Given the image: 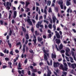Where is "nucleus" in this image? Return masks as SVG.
Wrapping results in <instances>:
<instances>
[{
  "label": "nucleus",
  "instance_id": "obj_11",
  "mask_svg": "<svg viewBox=\"0 0 76 76\" xmlns=\"http://www.w3.org/2000/svg\"><path fill=\"white\" fill-rule=\"evenodd\" d=\"M47 63L48 66H50V65H51V66L52 64H53V61H52V60H51L50 61V63H49V62H48V61H47Z\"/></svg>",
  "mask_w": 76,
  "mask_h": 76
},
{
  "label": "nucleus",
  "instance_id": "obj_49",
  "mask_svg": "<svg viewBox=\"0 0 76 76\" xmlns=\"http://www.w3.org/2000/svg\"><path fill=\"white\" fill-rule=\"evenodd\" d=\"M60 67L61 69H63V68L64 67V66L62 64H61L60 65Z\"/></svg>",
  "mask_w": 76,
  "mask_h": 76
},
{
  "label": "nucleus",
  "instance_id": "obj_14",
  "mask_svg": "<svg viewBox=\"0 0 76 76\" xmlns=\"http://www.w3.org/2000/svg\"><path fill=\"white\" fill-rule=\"evenodd\" d=\"M48 71V72L47 76H51L50 75L51 74V70H49Z\"/></svg>",
  "mask_w": 76,
  "mask_h": 76
},
{
  "label": "nucleus",
  "instance_id": "obj_55",
  "mask_svg": "<svg viewBox=\"0 0 76 76\" xmlns=\"http://www.w3.org/2000/svg\"><path fill=\"white\" fill-rule=\"evenodd\" d=\"M49 4V6H50V4H51V1H49L48 3V4Z\"/></svg>",
  "mask_w": 76,
  "mask_h": 76
},
{
  "label": "nucleus",
  "instance_id": "obj_9",
  "mask_svg": "<svg viewBox=\"0 0 76 76\" xmlns=\"http://www.w3.org/2000/svg\"><path fill=\"white\" fill-rule=\"evenodd\" d=\"M51 58H54L56 59V54H54L53 53L51 54Z\"/></svg>",
  "mask_w": 76,
  "mask_h": 76
},
{
  "label": "nucleus",
  "instance_id": "obj_43",
  "mask_svg": "<svg viewBox=\"0 0 76 76\" xmlns=\"http://www.w3.org/2000/svg\"><path fill=\"white\" fill-rule=\"evenodd\" d=\"M0 23L1 25H3V21L1 20H0Z\"/></svg>",
  "mask_w": 76,
  "mask_h": 76
},
{
  "label": "nucleus",
  "instance_id": "obj_59",
  "mask_svg": "<svg viewBox=\"0 0 76 76\" xmlns=\"http://www.w3.org/2000/svg\"><path fill=\"white\" fill-rule=\"evenodd\" d=\"M48 32L49 34H51V31L50 30H48Z\"/></svg>",
  "mask_w": 76,
  "mask_h": 76
},
{
  "label": "nucleus",
  "instance_id": "obj_2",
  "mask_svg": "<svg viewBox=\"0 0 76 76\" xmlns=\"http://www.w3.org/2000/svg\"><path fill=\"white\" fill-rule=\"evenodd\" d=\"M55 33H56V37L58 39H59V38H60V37H61V36H60V35L59 34V33L58 32H57V31H55Z\"/></svg>",
  "mask_w": 76,
  "mask_h": 76
},
{
  "label": "nucleus",
  "instance_id": "obj_31",
  "mask_svg": "<svg viewBox=\"0 0 76 76\" xmlns=\"http://www.w3.org/2000/svg\"><path fill=\"white\" fill-rule=\"evenodd\" d=\"M35 35L36 36H37V35L38 36L39 35V33H37V31H35Z\"/></svg>",
  "mask_w": 76,
  "mask_h": 76
},
{
  "label": "nucleus",
  "instance_id": "obj_15",
  "mask_svg": "<svg viewBox=\"0 0 76 76\" xmlns=\"http://www.w3.org/2000/svg\"><path fill=\"white\" fill-rule=\"evenodd\" d=\"M58 4H59V5H62L63 4V2L62 0L59 1H58Z\"/></svg>",
  "mask_w": 76,
  "mask_h": 76
},
{
  "label": "nucleus",
  "instance_id": "obj_62",
  "mask_svg": "<svg viewBox=\"0 0 76 76\" xmlns=\"http://www.w3.org/2000/svg\"><path fill=\"white\" fill-rule=\"evenodd\" d=\"M28 75H31V71H28Z\"/></svg>",
  "mask_w": 76,
  "mask_h": 76
},
{
  "label": "nucleus",
  "instance_id": "obj_40",
  "mask_svg": "<svg viewBox=\"0 0 76 76\" xmlns=\"http://www.w3.org/2000/svg\"><path fill=\"white\" fill-rule=\"evenodd\" d=\"M49 13H51L52 11L51 10V8H49L48 10Z\"/></svg>",
  "mask_w": 76,
  "mask_h": 76
},
{
  "label": "nucleus",
  "instance_id": "obj_54",
  "mask_svg": "<svg viewBox=\"0 0 76 76\" xmlns=\"http://www.w3.org/2000/svg\"><path fill=\"white\" fill-rule=\"evenodd\" d=\"M13 64L14 66H17V65H18V62L14 63H13Z\"/></svg>",
  "mask_w": 76,
  "mask_h": 76
},
{
  "label": "nucleus",
  "instance_id": "obj_51",
  "mask_svg": "<svg viewBox=\"0 0 76 76\" xmlns=\"http://www.w3.org/2000/svg\"><path fill=\"white\" fill-rule=\"evenodd\" d=\"M63 73L64 74L65 76H66V75H67V72H63Z\"/></svg>",
  "mask_w": 76,
  "mask_h": 76
},
{
  "label": "nucleus",
  "instance_id": "obj_34",
  "mask_svg": "<svg viewBox=\"0 0 76 76\" xmlns=\"http://www.w3.org/2000/svg\"><path fill=\"white\" fill-rule=\"evenodd\" d=\"M20 44H21V42H18V43L16 44V46H18L17 45H20Z\"/></svg>",
  "mask_w": 76,
  "mask_h": 76
},
{
  "label": "nucleus",
  "instance_id": "obj_33",
  "mask_svg": "<svg viewBox=\"0 0 76 76\" xmlns=\"http://www.w3.org/2000/svg\"><path fill=\"white\" fill-rule=\"evenodd\" d=\"M26 9L27 10H26V12L27 13V12H28L29 11H30V10L29 9V8H26Z\"/></svg>",
  "mask_w": 76,
  "mask_h": 76
},
{
  "label": "nucleus",
  "instance_id": "obj_52",
  "mask_svg": "<svg viewBox=\"0 0 76 76\" xmlns=\"http://www.w3.org/2000/svg\"><path fill=\"white\" fill-rule=\"evenodd\" d=\"M38 15H36V19L37 20H38Z\"/></svg>",
  "mask_w": 76,
  "mask_h": 76
},
{
  "label": "nucleus",
  "instance_id": "obj_21",
  "mask_svg": "<svg viewBox=\"0 0 76 76\" xmlns=\"http://www.w3.org/2000/svg\"><path fill=\"white\" fill-rule=\"evenodd\" d=\"M10 13H9V19H10V18L11 17V15L12 14V10H10Z\"/></svg>",
  "mask_w": 76,
  "mask_h": 76
},
{
  "label": "nucleus",
  "instance_id": "obj_35",
  "mask_svg": "<svg viewBox=\"0 0 76 76\" xmlns=\"http://www.w3.org/2000/svg\"><path fill=\"white\" fill-rule=\"evenodd\" d=\"M4 56V54L3 53L1 52L0 53V56L1 57H3Z\"/></svg>",
  "mask_w": 76,
  "mask_h": 76
},
{
  "label": "nucleus",
  "instance_id": "obj_39",
  "mask_svg": "<svg viewBox=\"0 0 76 76\" xmlns=\"http://www.w3.org/2000/svg\"><path fill=\"white\" fill-rule=\"evenodd\" d=\"M65 58L66 59V60L67 61H70V60L69 59V58H68L67 56H65Z\"/></svg>",
  "mask_w": 76,
  "mask_h": 76
},
{
  "label": "nucleus",
  "instance_id": "obj_36",
  "mask_svg": "<svg viewBox=\"0 0 76 76\" xmlns=\"http://www.w3.org/2000/svg\"><path fill=\"white\" fill-rule=\"evenodd\" d=\"M42 22H43L42 20H41L40 22H38V24L39 25H41V23H42Z\"/></svg>",
  "mask_w": 76,
  "mask_h": 76
},
{
  "label": "nucleus",
  "instance_id": "obj_38",
  "mask_svg": "<svg viewBox=\"0 0 76 76\" xmlns=\"http://www.w3.org/2000/svg\"><path fill=\"white\" fill-rule=\"evenodd\" d=\"M66 53H69V51H70V49H66Z\"/></svg>",
  "mask_w": 76,
  "mask_h": 76
},
{
  "label": "nucleus",
  "instance_id": "obj_64",
  "mask_svg": "<svg viewBox=\"0 0 76 76\" xmlns=\"http://www.w3.org/2000/svg\"><path fill=\"white\" fill-rule=\"evenodd\" d=\"M73 1L74 3L75 4H76V0H73Z\"/></svg>",
  "mask_w": 76,
  "mask_h": 76
},
{
  "label": "nucleus",
  "instance_id": "obj_47",
  "mask_svg": "<svg viewBox=\"0 0 76 76\" xmlns=\"http://www.w3.org/2000/svg\"><path fill=\"white\" fill-rule=\"evenodd\" d=\"M31 31L32 32H33L34 31V27H32Z\"/></svg>",
  "mask_w": 76,
  "mask_h": 76
},
{
  "label": "nucleus",
  "instance_id": "obj_29",
  "mask_svg": "<svg viewBox=\"0 0 76 76\" xmlns=\"http://www.w3.org/2000/svg\"><path fill=\"white\" fill-rule=\"evenodd\" d=\"M71 59H70V61L71 63H73L74 61H73V59L72 57H69Z\"/></svg>",
  "mask_w": 76,
  "mask_h": 76
},
{
  "label": "nucleus",
  "instance_id": "obj_7",
  "mask_svg": "<svg viewBox=\"0 0 76 76\" xmlns=\"http://www.w3.org/2000/svg\"><path fill=\"white\" fill-rule=\"evenodd\" d=\"M53 23H56V20H57V18L55 16H54L52 17Z\"/></svg>",
  "mask_w": 76,
  "mask_h": 76
},
{
  "label": "nucleus",
  "instance_id": "obj_26",
  "mask_svg": "<svg viewBox=\"0 0 76 76\" xmlns=\"http://www.w3.org/2000/svg\"><path fill=\"white\" fill-rule=\"evenodd\" d=\"M44 59L46 61H47V60H48V58H47V55H45V54H44Z\"/></svg>",
  "mask_w": 76,
  "mask_h": 76
},
{
  "label": "nucleus",
  "instance_id": "obj_32",
  "mask_svg": "<svg viewBox=\"0 0 76 76\" xmlns=\"http://www.w3.org/2000/svg\"><path fill=\"white\" fill-rule=\"evenodd\" d=\"M62 48H63V45L61 44L59 46V50H61Z\"/></svg>",
  "mask_w": 76,
  "mask_h": 76
},
{
  "label": "nucleus",
  "instance_id": "obj_60",
  "mask_svg": "<svg viewBox=\"0 0 76 76\" xmlns=\"http://www.w3.org/2000/svg\"><path fill=\"white\" fill-rule=\"evenodd\" d=\"M39 27L42 28H43V27H44V26L42 25H39Z\"/></svg>",
  "mask_w": 76,
  "mask_h": 76
},
{
  "label": "nucleus",
  "instance_id": "obj_53",
  "mask_svg": "<svg viewBox=\"0 0 76 76\" xmlns=\"http://www.w3.org/2000/svg\"><path fill=\"white\" fill-rule=\"evenodd\" d=\"M23 53H25V48H23Z\"/></svg>",
  "mask_w": 76,
  "mask_h": 76
},
{
  "label": "nucleus",
  "instance_id": "obj_12",
  "mask_svg": "<svg viewBox=\"0 0 76 76\" xmlns=\"http://www.w3.org/2000/svg\"><path fill=\"white\" fill-rule=\"evenodd\" d=\"M37 40L39 42H41L42 41V38L41 37L40 38L39 37H37Z\"/></svg>",
  "mask_w": 76,
  "mask_h": 76
},
{
  "label": "nucleus",
  "instance_id": "obj_37",
  "mask_svg": "<svg viewBox=\"0 0 76 76\" xmlns=\"http://www.w3.org/2000/svg\"><path fill=\"white\" fill-rule=\"evenodd\" d=\"M39 25L38 23L36 25V27L37 28H39Z\"/></svg>",
  "mask_w": 76,
  "mask_h": 76
},
{
  "label": "nucleus",
  "instance_id": "obj_42",
  "mask_svg": "<svg viewBox=\"0 0 76 76\" xmlns=\"http://www.w3.org/2000/svg\"><path fill=\"white\" fill-rule=\"evenodd\" d=\"M49 28L50 29H51V28H52V25L50 24L49 25Z\"/></svg>",
  "mask_w": 76,
  "mask_h": 76
},
{
  "label": "nucleus",
  "instance_id": "obj_46",
  "mask_svg": "<svg viewBox=\"0 0 76 76\" xmlns=\"http://www.w3.org/2000/svg\"><path fill=\"white\" fill-rule=\"evenodd\" d=\"M72 55L73 57L75 56V53L73 51L72 52Z\"/></svg>",
  "mask_w": 76,
  "mask_h": 76
},
{
  "label": "nucleus",
  "instance_id": "obj_41",
  "mask_svg": "<svg viewBox=\"0 0 76 76\" xmlns=\"http://www.w3.org/2000/svg\"><path fill=\"white\" fill-rule=\"evenodd\" d=\"M53 28H54L53 31H56V27L55 25H53Z\"/></svg>",
  "mask_w": 76,
  "mask_h": 76
},
{
  "label": "nucleus",
  "instance_id": "obj_58",
  "mask_svg": "<svg viewBox=\"0 0 76 76\" xmlns=\"http://www.w3.org/2000/svg\"><path fill=\"white\" fill-rule=\"evenodd\" d=\"M70 8H68V9L67 10V12L68 13H69V12H70Z\"/></svg>",
  "mask_w": 76,
  "mask_h": 76
},
{
  "label": "nucleus",
  "instance_id": "obj_50",
  "mask_svg": "<svg viewBox=\"0 0 76 76\" xmlns=\"http://www.w3.org/2000/svg\"><path fill=\"white\" fill-rule=\"evenodd\" d=\"M61 9H63V4L60 5Z\"/></svg>",
  "mask_w": 76,
  "mask_h": 76
},
{
  "label": "nucleus",
  "instance_id": "obj_57",
  "mask_svg": "<svg viewBox=\"0 0 76 76\" xmlns=\"http://www.w3.org/2000/svg\"><path fill=\"white\" fill-rule=\"evenodd\" d=\"M5 60L6 61H8V60H9V59L8 58H5Z\"/></svg>",
  "mask_w": 76,
  "mask_h": 76
},
{
  "label": "nucleus",
  "instance_id": "obj_24",
  "mask_svg": "<svg viewBox=\"0 0 76 76\" xmlns=\"http://www.w3.org/2000/svg\"><path fill=\"white\" fill-rule=\"evenodd\" d=\"M63 71H67V68L66 66H64V67L62 69Z\"/></svg>",
  "mask_w": 76,
  "mask_h": 76
},
{
  "label": "nucleus",
  "instance_id": "obj_13",
  "mask_svg": "<svg viewBox=\"0 0 76 76\" xmlns=\"http://www.w3.org/2000/svg\"><path fill=\"white\" fill-rule=\"evenodd\" d=\"M18 70H22V68H21V65H20V63H18Z\"/></svg>",
  "mask_w": 76,
  "mask_h": 76
},
{
  "label": "nucleus",
  "instance_id": "obj_30",
  "mask_svg": "<svg viewBox=\"0 0 76 76\" xmlns=\"http://www.w3.org/2000/svg\"><path fill=\"white\" fill-rule=\"evenodd\" d=\"M26 7H28V5H29V4H30V3H29V2H28L27 1H26Z\"/></svg>",
  "mask_w": 76,
  "mask_h": 76
},
{
  "label": "nucleus",
  "instance_id": "obj_23",
  "mask_svg": "<svg viewBox=\"0 0 76 76\" xmlns=\"http://www.w3.org/2000/svg\"><path fill=\"white\" fill-rule=\"evenodd\" d=\"M55 12H58V7H55Z\"/></svg>",
  "mask_w": 76,
  "mask_h": 76
},
{
  "label": "nucleus",
  "instance_id": "obj_1",
  "mask_svg": "<svg viewBox=\"0 0 76 76\" xmlns=\"http://www.w3.org/2000/svg\"><path fill=\"white\" fill-rule=\"evenodd\" d=\"M32 41L34 42V43H33V45H35L37 43V37L35 34H33V39L32 40Z\"/></svg>",
  "mask_w": 76,
  "mask_h": 76
},
{
  "label": "nucleus",
  "instance_id": "obj_17",
  "mask_svg": "<svg viewBox=\"0 0 76 76\" xmlns=\"http://www.w3.org/2000/svg\"><path fill=\"white\" fill-rule=\"evenodd\" d=\"M71 66L72 68H73V69H75V67H76V64H71Z\"/></svg>",
  "mask_w": 76,
  "mask_h": 76
},
{
  "label": "nucleus",
  "instance_id": "obj_6",
  "mask_svg": "<svg viewBox=\"0 0 76 76\" xmlns=\"http://www.w3.org/2000/svg\"><path fill=\"white\" fill-rule=\"evenodd\" d=\"M55 41H56V44H57L58 45L61 42V41H60V39H56L55 40Z\"/></svg>",
  "mask_w": 76,
  "mask_h": 76
},
{
  "label": "nucleus",
  "instance_id": "obj_4",
  "mask_svg": "<svg viewBox=\"0 0 76 76\" xmlns=\"http://www.w3.org/2000/svg\"><path fill=\"white\" fill-rule=\"evenodd\" d=\"M16 16H17V12L16 11H14L13 16V18L15 19L16 17Z\"/></svg>",
  "mask_w": 76,
  "mask_h": 76
},
{
  "label": "nucleus",
  "instance_id": "obj_10",
  "mask_svg": "<svg viewBox=\"0 0 76 76\" xmlns=\"http://www.w3.org/2000/svg\"><path fill=\"white\" fill-rule=\"evenodd\" d=\"M8 63V66H9V67H10V68L11 69H12V62H9Z\"/></svg>",
  "mask_w": 76,
  "mask_h": 76
},
{
  "label": "nucleus",
  "instance_id": "obj_25",
  "mask_svg": "<svg viewBox=\"0 0 76 76\" xmlns=\"http://www.w3.org/2000/svg\"><path fill=\"white\" fill-rule=\"evenodd\" d=\"M22 30L23 32H24L25 33H26V30L25 28H24L23 27H22Z\"/></svg>",
  "mask_w": 76,
  "mask_h": 76
},
{
  "label": "nucleus",
  "instance_id": "obj_20",
  "mask_svg": "<svg viewBox=\"0 0 76 76\" xmlns=\"http://www.w3.org/2000/svg\"><path fill=\"white\" fill-rule=\"evenodd\" d=\"M7 43L10 47H12V44H11V43H10V40H8L7 41Z\"/></svg>",
  "mask_w": 76,
  "mask_h": 76
},
{
  "label": "nucleus",
  "instance_id": "obj_44",
  "mask_svg": "<svg viewBox=\"0 0 76 76\" xmlns=\"http://www.w3.org/2000/svg\"><path fill=\"white\" fill-rule=\"evenodd\" d=\"M55 47L56 49L58 51H59V49H58V47H57V45H55Z\"/></svg>",
  "mask_w": 76,
  "mask_h": 76
},
{
  "label": "nucleus",
  "instance_id": "obj_16",
  "mask_svg": "<svg viewBox=\"0 0 76 76\" xmlns=\"http://www.w3.org/2000/svg\"><path fill=\"white\" fill-rule=\"evenodd\" d=\"M31 72L33 73H36V72H37V69H33L31 70Z\"/></svg>",
  "mask_w": 76,
  "mask_h": 76
},
{
  "label": "nucleus",
  "instance_id": "obj_56",
  "mask_svg": "<svg viewBox=\"0 0 76 76\" xmlns=\"http://www.w3.org/2000/svg\"><path fill=\"white\" fill-rule=\"evenodd\" d=\"M36 74L35 73H32V74L31 75V76H35Z\"/></svg>",
  "mask_w": 76,
  "mask_h": 76
},
{
  "label": "nucleus",
  "instance_id": "obj_8",
  "mask_svg": "<svg viewBox=\"0 0 76 76\" xmlns=\"http://www.w3.org/2000/svg\"><path fill=\"white\" fill-rule=\"evenodd\" d=\"M27 22L30 24L31 25H32V21H31V19L29 18H28L27 20Z\"/></svg>",
  "mask_w": 76,
  "mask_h": 76
},
{
  "label": "nucleus",
  "instance_id": "obj_28",
  "mask_svg": "<svg viewBox=\"0 0 76 76\" xmlns=\"http://www.w3.org/2000/svg\"><path fill=\"white\" fill-rule=\"evenodd\" d=\"M13 34V32L12 30H10L9 31V35L10 36H11L12 35V34Z\"/></svg>",
  "mask_w": 76,
  "mask_h": 76
},
{
  "label": "nucleus",
  "instance_id": "obj_63",
  "mask_svg": "<svg viewBox=\"0 0 76 76\" xmlns=\"http://www.w3.org/2000/svg\"><path fill=\"white\" fill-rule=\"evenodd\" d=\"M39 65L40 66H42V65H43V63L40 62L39 63Z\"/></svg>",
  "mask_w": 76,
  "mask_h": 76
},
{
  "label": "nucleus",
  "instance_id": "obj_61",
  "mask_svg": "<svg viewBox=\"0 0 76 76\" xmlns=\"http://www.w3.org/2000/svg\"><path fill=\"white\" fill-rule=\"evenodd\" d=\"M48 36L49 38H51V36H52V35L51 34H49L48 35Z\"/></svg>",
  "mask_w": 76,
  "mask_h": 76
},
{
  "label": "nucleus",
  "instance_id": "obj_18",
  "mask_svg": "<svg viewBox=\"0 0 76 76\" xmlns=\"http://www.w3.org/2000/svg\"><path fill=\"white\" fill-rule=\"evenodd\" d=\"M66 6H70V5L71 4V3L69 2V1H67L66 2Z\"/></svg>",
  "mask_w": 76,
  "mask_h": 76
},
{
  "label": "nucleus",
  "instance_id": "obj_27",
  "mask_svg": "<svg viewBox=\"0 0 76 76\" xmlns=\"http://www.w3.org/2000/svg\"><path fill=\"white\" fill-rule=\"evenodd\" d=\"M25 37L26 39H29V35L28 34H26Z\"/></svg>",
  "mask_w": 76,
  "mask_h": 76
},
{
  "label": "nucleus",
  "instance_id": "obj_45",
  "mask_svg": "<svg viewBox=\"0 0 76 76\" xmlns=\"http://www.w3.org/2000/svg\"><path fill=\"white\" fill-rule=\"evenodd\" d=\"M10 54H11V55H12V56H13V51H11L10 53Z\"/></svg>",
  "mask_w": 76,
  "mask_h": 76
},
{
  "label": "nucleus",
  "instance_id": "obj_19",
  "mask_svg": "<svg viewBox=\"0 0 76 76\" xmlns=\"http://www.w3.org/2000/svg\"><path fill=\"white\" fill-rule=\"evenodd\" d=\"M47 9V7L46 6L45 7V9L44 10V13L45 14V15H47V10L46 9Z\"/></svg>",
  "mask_w": 76,
  "mask_h": 76
},
{
  "label": "nucleus",
  "instance_id": "obj_22",
  "mask_svg": "<svg viewBox=\"0 0 76 76\" xmlns=\"http://www.w3.org/2000/svg\"><path fill=\"white\" fill-rule=\"evenodd\" d=\"M4 53H7V54H9V50H7V49H5L3 51Z\"/></svg>",
  "mask_w": 76,
  "mask_h": 76
},
{
  "label": "nucleus",
  "instance_id": "obj_5",
  "mask_svg": "<svg viewBox=\"0 0 76 76\" xmlns=\"http://www.w3.org/2000/svg\"><path fill=\"white\" fill-rule=\"evenodd\" d=\"M42 50H43L44 53H45V54H47V56L48 57V56H49V54L48 53H47V52L46 51V50H45V47H43V48Z\"/></svg>",
  "mask_w": 76,
  "mask_h": 76
},
{
  "label": "nucleus",
  "instance_id": "obj_48",
  "mask_svg": "<svg viewBox=\"0 0 76 76\" xmlns=\"http://www.w3.org/2000/svg\"><path fill=\"white\" fill-rule=\"evenodd\" d=\"M26 52L28 51V47L27 46L26 47Z\"/></svg>",
  "mask_w": 76,
  "mask_h": 76
},
{
  "label": "nucleus",
  "instance_id": "obj_3",
  "mask_svg": "<svg viewBox=\"0 0 76 76\" xmlns=\"http://www.w3.org/2000/svg\"><path fill=\"white\" fill-rule=\"evenodd\" d=\"M60 65V64L58 62H54L53 66L54 67H58Z\"/></svg>",
  "mask_w": 76,
  "mask_h": 76
}]
</instances>
